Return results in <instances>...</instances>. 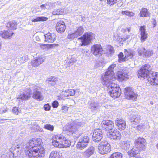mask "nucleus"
I'll list each match as a JSON object with an SVG mask.
<instances>
[{"label": "nucleus", "instance_id": "b1692460", "mask_svg": "<svg viewBox=\"0 0 158 158\" xmlns=\"http://www.w3.org/2000/svg\"><path fill=\"white\" fill-rule=\"evenodd\" d=\"M118 80L121 82L129 78L128 73L125 71H118Z\"/></svg>", "mask_w": 158, "mask_h": 158}, {"label": "nucleus", "instance_id": "6e6d98bb", "mask_svg": "<svg viewBox=\"0 0 158 158\" xmlns=\"http://www.w3.org/2000/svg\"><path fill=\"white\" fill-rule=\"evenodd\" d=\"M107 3L109 4H110V6L113 5L116 2L117 0H107Z\"/></svg>", "mask_w": 158, "mask_h": 158}, {"label": "nucleus", "instance_id": "69168bd1", "mask_svg": "<svg viewBox=\"0 0 158 158\" xmlns=\"http://www.w3.org/2000/svg\"><path fill=\"white\" fill-rule=\"evenodd\" d=\"M75 62V59H71L69 61V63L70 64H71L73 62Z\"/></svg>", "mask_w": 158, "mask_h": 158}, {"label": "nucleus", "instance_id": "a878e982", "mask_svg": "<svg viewBox=\"0 0 158 158\" xmlns=\"http://www.w3.org/2000/svg\"><path fill=\"white\" fill-rule=\"evenodd\" d=\"M101 105L102 104L100 102L95 101L91 102L89 103V108L92 111L95 112L98 110Z\"/></svg>", "mask_w": 158, "mask_h": 158}, {"label": "nucleus", "instance_id": "4c0bfd02", "mask_svg": "<svg viewBox=\"0 0 158 158\" xmlns=\"http://www.w3.org/2000/svg\"><path fill=\"white\" fill-rule=\"evenodd\" d=\"M122 153L119 152H115L112 154L109 158H122Z\"/></svg>", "mask_w": 158, "mask_h": 158}, {"label": "nucleus", "instance_id": "c03bdc74", "mask_svg": "<svg viewBox=\"0 0 158 158\" xmlns=\"http://www.w3.org/2000/svg\"><path fill=\"white\" fill-rule=\"evenodd\" d=\"M44 128L50 131H53L54 130V127L53 125L50 124H46L44 125Z\"/></svg>", "mask_w": 158, "mask_h": 158}, {"label": "nucleus", "instance_id": "423d86ee", "mask_svg": "<svg viewBox=\"0 0 158 158\" xmlns=\"http://www.w3.org/2000/svg\"><path fill=\"white\" fill-rule=\"evenodd\" d=\"M111 146L106 141H102L98 146L99 152L102 154H106L111 151Z\"/></svg>", "mask_w": 158, "mask_h": 158}, {"label": "nucleus", "instance_id": "052dcab7", "mask_svg": "<svg viewBox=\"0 0 158 158\" xmlns=\"http://www.w3.org/2000/svg\"><path fill=\"white\" fill-rule=\"evenodd\" d=\"M8 109L7 108H6L4 110H2L1 109L0 110V113L1 114H3L6 113L8 111Z\"/></svg>", "mask_w": 158, "mask_h": 158}, {"label": "nucleus", "instance_id": "0eeeda50", "mask_svg": "<svg viewBox=\"0 0 158 158\" xmlns=\"http://www.w3.org/2000/svg\"><path fill=\"white\" fill-rule=\"evenodd\" d=\"M83 125V123H81L77 121H75L66 125L65 127L67 131L72 133H73L77 131L79 127L82 126Z\"/></svg>", "mask_w": 158, "mask_h": 158}, {"label": "nucleus", "instance_id": "f3484780", "mask_svg": "<svg viewBox=\"0 0 158 158\" xmlns=\"http://www.w3.org/2000/svg\"><path fill=\"white\" fill-rule=\"evenodd\" d=\"M142 150H139L137 147L135 146L128 151V154L131 157H135L136 158H141L139 154V152Z\"/></svg>", "mask_w": 158, "mask_h": 158}, {"label": "nucleus", "instance_id": "603ef678", "mask_svg": "<svg viewBox=\"0 0 158 158\" xmlns=\"http://www.w3.org/2000/svg\"><path fill=\"white\" fill-rule=\"evenodd\" d=\"M137 129L138 130H143V129H144L145 128V126L140 124L138 125L136 127Z\"/></svg>", "mask_w": 158, "mask_h": 158}, {"label": "nucleus", "instance_id": "473e14b6", "mask_svg": "<svg viewBox=\"0 0 158 158\" xmlns=\"http://www.w3.org/2000/svg\"><path fill=\"white\" fill-rule=\"evenodd\" d=\"M42 94L41 93L37 90H36L33 93V98L35 99H39V101L42 100Z\"/></svg>", "mask_w": 158, "mask_h": 158}, {"label": "nucleus", "instance_id": "a19ab883", "mask_svg": "<svg viewBox=\"0 0 158 158\" xmlns=\"http://www.w3.org/2000/svg\"><path fill=\"white\" fill-rule=\"evenodd\" d=\"M64 10L62 9H59L55 10L52 12V14L54 15H59L64 14Z\"/></svg>", "mask_w": 158, "mask_h": 158}, {"label": "nucleus", "instance_id": "9d476101", "mask_svg": "<svg viewBox=\"0 0 158 158\" xmlns=\"http://www.w3.org/2000/svg\"><path fill=\"white\" fill-rule=\"evenodd\" d=\"M106 81L107 82L106 84H107V85L105 84H104L102 80V83L103 85L107 87L108 91L109 92L110 95V93H113V90L114 91L115 89H119L118 85L113 83L112 79H108L106 80Z\"/></svg>", "mask_w": 158, "mask_h": 158}, {"label": "nucleus", "instance_id": "f03ea898", "mask_svg": "<svg viewBox=\"0 0 158 158\" xmlns=\"http://www.w3.org/2000/svg\"><path fill=\"white\" fill-rule=\"evenodd\" d=\"M52 144L59 148H66L71 145L70 141L61 135H55L53 139Z\"/></svg>", "mask_w": 158, "mask_h": 158}, {"label": "nucleus", "instance_id": "7c9ffc66", "mask_svg": "<svg viewBox=\"0 0 158 158\" xmlns=\"http://www.w3.org/2000/svg\"><path fill=\"white\" fill-rule=\"evenodd\" d=\"M140 120L139 116L134 115L131 118V120L132 124L136 125L138 124Z\"/></svg>", "mask_w": 158, "mask_h": 158}, {"label": "nucleus", "instance_id": "a211bd4d", "mask_svg": "<svg viewBox=\"0 0 158 158\" xmlns=\"http://www.w3.org/2000/svg\"><path fill=\"white\" fill-rule=\"evenodd\" d=\"M148 80L151 85H158V73L153 72L149 77Z\"/></svg>", "mask_w": 158, "mask_h": 158}, {"label": "nucleus", "instance_id": "09e8293b", "mask_svg": "<svg viewBox=\"0 0 158 158\" xmlns=\"http://www.w3.org/2000/svg\"><path fill=\"white\" fill-rule=\"evenodd\" d=\"M145 49L143 48H139L138 49V52L139 55H143L144 56V53L145 52Z\"/></svg>", "mask_w": 158, "mask_h": 158}, {"label": "nucleus", "instance_id": "ea45409f", "mask_svg": "<svg viewBox=\"0 0 158 158\" xmlns=\"http://www.w3.org/2000/svg\"><path fill=\"white\" fill-rule=\"evenodd\" d=\"M134 90L133 89L131 91H130V93L128 95L129 96L131 97L130 100H136V99L137 98V94L134 92Z\"/></svg>", "mask_w": 158, "mask_h": 158}, {"label": "nucleus", "instance_id": "ddd939ff", "mask_svg": "<svg viewBox=\"0 0 158 158\" xmlns=\"http://www.w3.org/2000/svg\"><path fill=\"white\" fill-rule=\"evenodd\" d=\"M102 126L106 131H109L113 129L114 127V123L112 121L108 120H103L101 123Z\"/></svg>", "mask_w": 158, "mask_h": 158}, {"label": "nucleus", "instance_id": "1a4fd4ad", "mask_svg": "<svg viewBox=\"0 0 158 158\" xmlns=\"http://www.w3.org/2000/svg\"><path fill=\"white\" fill-rule=\"evenodd\" d=\"M89 140V138L86 135L81 137L77 144V148L80 150L84 149L87 146Z\"/></svg>", "mask_w": 158, "mask_h": 158}, {"label": "nucleus", "instance_id": "4be33fe9", "mask_svg": "<svg viewBox=\"0 0 158 158\" xmlns=\"http://www.w3.org/2000/svg\"><path fill=\"white\" fill-rule=\"evenodd\" d=\"M44 41L48 43H53L56 39V35L54 33L48 32L44 35Z\"/></svg>", "mask_w": 158, "mask_h": 158}, {"label": "nucleus", "instance_id": "c9c22d12", "mask_svg": "<svg viewBox=\"0 0 158 158\" xmlns=\"http://www.w3.org/2000/svg\"><path fill=\"white\" fill-rule=\"evenodd\" d=\"M59 153L56 151H52L50 153L49 158H60Z\"/></svg>", "mask_w": 158, "mask_h": 158}, {"label": "nucleus", "instance_id": "6e6552de", "mask_svg": "<svg viewBox=\"0 0 158 158\" xmlns=\"http://www.w3.org/2000/svg\"><path fill=\"white\" fill-rule=\"evenodd\" d=\"M84 30L81 26L77 27L73 31L70 32L67 36V38L69 40H73L81 36L83 33Z\"/></svg>", "mask_w": 158, "mask_h": 158}, {"label": "nucleus", "instance_id": "7ed1b4c3", "mask_svg": "<svg viewBox=\"0 0 158 158\" xmlns=\"http://www.w3.org/2000/svg\"><path fill=\"white\" fill-rule=\"evenodd\" d=\"M116 63H114L111 64L108 68L107 70L102 76V80L103 83L106 84L107 83L106 80L108 79H112L115 73H116L117 68Z\"/></svg>", "mask_w": 158, "mask_h": 158}, {"label": "nucleus", "instance_id": "bb28decb", "mask_svg": "<svg viewBox=\"0 0 158 158\" xmlns=\"http://www.w3.org/2000/svg\"><path fill=\"white\" fill-rule=\"evenodd\" d=\"M14 33L12 31L9 30V29L3 31H0V35L4 39H8L11 37L13 35Z\"/></svg>", "mask_w": 158, "mask_h": 158}, {"label": "nucleus", "instance_id": "864d4df0", "mask_svg": "<svg viewBox=\"0 0 158 158\" xmlns=\"http://www.w3.org/2000/svg\"><path fill=\"white\" fill-rule=\"evenodd\" d=\"M59 103L56 101H54L52 103V106L53 108H57L58 106Z\"/></svg>", "mask_w": 158, "mask_h": 158}, {"label": "nucleus", "instance_id": "aec40b11", "mask_svg": "<svg viewBox=\"0 0 158 158\" xmlns=\"http://www.w3.org/2000/svg\"><path fill=\"white\" fill-rule=\"evenodd\" d=\"M44 59L42 56H38L35 59H33L31 62V64L34 67L39 66L44 62Z\"/></svg>", "mask_w": 158, "mask_h": 158}, {"label": "nucleus", "instance_id": "338daca9", "mask_svg": "<svg viewBox=\"0 0 158 158\" xmlns=\"http://www.w3.org/2000/svg\"><path fill=\"white\" fill-rule=\"evenodd\" d=\"M156 23V20H154V21L153 22V24H155Z\"/></svg>", "mask_w": 158, "mask_h": 158}, {"label": "nucleus", "instance_id": "393cba45", "mask_svg": "<svg viewBox=\"0 0 158 158\" xmlns=\"http://www.w3.org/2000/svg\"><path fill=\"white\" fill-rule=\"evenodd\" d=\"M94 147L91 146L85 152H83L82 154L85 158H89L94 153Z\"/></svg>", "mask_w": 158, "mask_h": 158}, {"label": "nucleus", "instance_id": "58836bf2", "mask_svg": "<svg viewBox=\"0 0 158 158\" xmlns=\"http://www.w3.org/2000/svg\"><path fill=\"white\" fill-rule=\"evenodd\" d=\"M121 14L122 15H125L128 16L129 17H133L135 15V13L132 11H129L127 10L125 11H123L121 12Z\"/></svg>", "mask_w": 158, "mask_h": 158}, {"label": "nucleus", "instance_id": "c85d7f7f", "mask_svg": "<svg viewBox=\"0 0 158 158\" xmlns=\"http://www.w3.org/2000/svg\"><path fill=\"white\" fill-rule=\"evenodd\" d=\"M113 90V93H110V96L113 98H115L119 97L121 94V90L119 86V89Z\"/></svg>", "mask_w": 158, "mask_h": 158}, {"label": "nucleus", "instance_id": "de8ad7c7", "mask_svg": "<svg viewBox=\"0 0 158 158\" xmlns=\"http://www.w3.org/2000/svg\"><path fill=\"white\" fill-rule=\"evenodd\" d=\"M47 3H49L48 6H49V8H51L54 7L57 4H60V2H55L54 3H51L49 2H48Z\"/></svg>", "mask_w": 158, "mask_h": 158}, {"label": "nucleus", "instance_id": "774afa93", "mask_svg": "<svg viewBox=\"0 0 158 158\" xmlns=\"http://www.w3.org/2000/svg\"><path fill=\"white\" fill-rule=\"evenodd\" d=\"M156 146L157 148L158 149V143L156 144Z\"/></svg>", "mask_w": 158, "mask_h": 158}, {"label": "nucleus", "instance_id": "dca6fc26", "mask_svg": "<svg viewBox=\"0 0 158 158\" xmlns=\"http://www.w3.org/2000/svg\"><path fill=\"white\" fill-rule=\"evenodd\" d=\"M115 123L117 128L120 131L124 130L126 128L125 121L120 118H117L115 120Z\"/></svg>", "mask_w": 158, "mask_h": 158}, {"label": "nucleus", "instance_id": "49530a36", "mask_svg": "<svg viewBox=\"0 0 158 158\" xmlns=\"http://www.w3.org/2000/svg\"><path fill=\"white\" fill-rule=\"evenodd\" d=\"M130 143L127 142H124L123 145V148L126 150L128 149L130 147Z\"/></svg>", "mask_w": 158, "mask_h": 158}, {"label": "nucleus", "instance_id": "cd10ccee", "mask_svg": "<svg viewBox=\"0 0 158 158\" xmlns=\"http://www.w3.org/2000/svg\"><path fill=\"white\" fill-rule=\"evenodd\" d=\"M125 58L126 60L131 58L134 55V53L130 50L125 49L124 51Z\"/></svg>", "mask_w": 158, "mask_h": 158}, {"label": "nucleus", "instance_id": "72a5a7b5", "mask_svg": "<svg viewBox=\"0 0 158 158\" xmlns=\"http://www.w3.org/2000/svg\"><path fill=\"white\" fill-rule=\"evenodd\" d=\"M57 81V78L55 77H52L48 79L47 81L49 85L53 86L56 83Z\"/></svg>", "mask_w": 158, "mask_h": 158}, {"label": "nucleus", "instance_id": "412c9836", "mask_svg": "<svg viewBox=\"0 0 158 158\" xmlns=\"http://www.w3.org/2000/svg\"><path fill=\"white\" fill-rule=\"evenodd\" d=\"M64 23L62 21H60L56 24V29L58 33H61L64 32L66 29Z\"/></svg>", "mask_w": 158, "mask_h": 158}, {"label": "nucleus", "instance_id": "2f4dec72", "mask_svg": "<svg viewBox=\"0 0 158 158\" xmlns=\"http://www.w3.org/2000/svg\"><path fill=\"white\" fill-rule=\"evenodd\" d=\"M149 15L147 9L145 8L142 9L139 13L140 16L141 17H148L149 16Z\"/></svg>", "mask_w": 158, "mask_h": 158}, {"label": "nucleus", "instance_id": "6ab92c4d", "mask_svg": "<svg viewBox=\"0 0 158 158\" xmlns=\"http://www.w3.org/2000/svg\"><path fill=\"white\" fill-rule=\"evenodd\" d=\"M27 89H28V90L27 91H26L23 94H21L17 98V100L18 101H19L20 100H26L28 99L30 97V92L31 91V88L27 87Z\"/></svg>", "mask_w": 158, "mask_h": 158}, {"label": "nucleus", "instance_id": "79ce46f5", "mask_svg": "<svg viewBox=\"0 0 158 158\" xmlns=\"http://www.w3.org/2000/svg\"><path fill=\"white\" fill-rule=\"evenodd\" d=\"M153 54V52L151 50H146L144 53V56L146 57H148L152 56Z\"/></svg>", "mask_w": 158, "mask_h": 158}, {"label": "nucleus", "instance_id": "13d9d810", "mask_svg": "<svg viewBox=\"0 0 158 158\" xmlns=\"http://www.w3.org/2000/svg\"><path fill=\"white\" fill-rule=\"evenodd\" d=\"M129 38V35H126V36L124 35V36H123V37L121 38V41H122V40H123V41H125L127 39H128Z\"/></svg>", "mask_w": 158, "mask_h": 158}, {"label": "nucleus", "instance_id": "37998d69", "mask_svg": "<svg viewBox=\"0 0 158 158\" xmlns=\"http://www.w3.org/2000/svg\"><path fill=\"white\" fill-rule=\"evenodd\" d=\"M118 60L119 62H122L126 60L125 57H123V54L122 52H120L118 55Z\"/></svg>", "mask_w": 158, "mask_h": 158}, {"label": "nucleus", "instance_id": "f704fd0d", "mask_svg": "<svg viewBox=\"0 0 158 158\" xmlns=\"http://www.w3.org/2000/svg\"><path fill=\"white\" fill-rule=\"evenodd\" d=\"M133 90V89L131 87H127L124 89V94L125 95V97L128 100H130L131 99V97L130 96H129L128 95L130 93V91H131Z\"/></svg>", "mask_w": 158, "mask_h": 158}, {"label": "nucleus", "instance_id": "680f3d73", "mask_svg": "<svg viewBox=\"0 0 158 158\" xmlns=\"http://www.w3.org/2000/svg\"><path fill=\"white\" fill-rule=\"evenodd\" d=\"M39 45L41 48L43 49H44L46 48V45L45 44H40Z\"/></svg>", "mask_w": 158, "mask_h": 158}, {"label": "nucleus", "instance_id": "4d7b16f0", "mask_svg": "<svg viewBox=\"0 0 158 158\" xmlns=\"http://www.w3.org/2000/svg\"><path fill=\"white\" fill-rule=\"evenodd\" d=\"M49 3H47V2L44 4H43L40 6V7L42 9H45L46 8V6H47Z\"/></svg>", "mask_w": 158, "mask_h": 158}, {"label": "nucleus", "instance_id": "4468645a", "mask_svg": "<svg viewBox=\"0 0 158 158\" xmlns=\"http://www.w3.org/2000/svg\"><path fill=\"white\" fill-rule=\"evenodd\" d=\"M103 137L102 133L100 129L94 130L92 135L93 139L95 142H98L100 141Z\"/></svg>", "mask_w": 158, "mask_h": 158}, {"label": "nucleus", "instance_id": "c756f323", "mask_svg": "<svg viewBox=\"0 0 158 158\" xmlns=\"http://www.w3.org/2000/svg\"><path fill=\"white\" fill-rule=\"evenodd\" d=\"M17 24L15 21H10L7 23L6 27L10 29L14 30L16 29Z\"/></svg>", "mask_w": 158, "mask_h": 158}, {"label": "nucleus", "instance_id": "5701e85b", "mask_svg": "<svg viewBox=\"0 0 158 158\" xmlns=\"http://www.w3.org/2000/svg\"><path fill=\"white\" fill-rule=\"evenodd\" d=\"M139 33L141 35V42H143L145 41L148 38V33L146 31L145 27L144 26L140 27Z\"/></svg>", "mask_w": 158, "mask_h": 158}, {"label": "nucleus", "instance_id": "9b49d317", "mask_svg": "<svg viewBox=\"0 0 158 158\" xmlns=\"http://www.w3.org/2000/svg\"><path fill=\"white\" fill-rule=\"evenodd\" d=\"M135 146L139 148V150L144 151L146 148V140L143 138H138L135 140Z\"/></svg>", "mask_w": 158, "mask_h": 158}, {"label": "nucleus", "instance_id": "2eb2a0df", "mask_svg": "<svg viewBox=\"0 0 158 158\" xmlns=\"http://www.w3.org/2000/svg\"><path fill=\"white\" fill-rule=\"evenodd\" d=\"M109 137L111 139L116 140H120L121 135L120 132L116 129H113L109 131Z\"/></svg>", "mask_w": 158, "mask_h": 158}, {"label": "nucleus", "instance_id": "0e129e2a", "mask_svg": "<svg viewBox=\"0 0 158 158\" xmlns=\"http://www.w3.org/2000/svg\"><path fill=\"white\" fill-rule=\"evenodd\" d=\"M35 40L38 41H40V39L38 36H36L35 37Z\"/></svg>", "mask_w": 158, "mask_h": 158}, {"label": "nucleus", "instance_id": "f8f14e48", "mask_svg": "<svg viewBox=\"0 0 158 158\" xmlns=\"http://www.w3.org/2000/svg\"><path fill=\"white\" fill-rule=\"evenodd\" d=\"M91 52L95 56H100L103 54V49L100 44L94 45L91 48Z\"/></svg>", "mask_w": 158, "mask_h": 158}, {"label": "nucleus", "instance_id": "5fc2aeb1", "mask_svg": "<svg viewBox=\"0 0 158 158\" xmlns=\"http://www.w3.org/2000/svg\"><path fill=\"white\" fill-rule=\"evenodd\" d=\"M12 112L13 113L17 115L19 112V110L17 107H15L13 108V109L12 110Z\"/></svg>", "mask_w": 158, "mask_h": 158}, {"label": "nucleus", "instance_id": "8fccbe9b", "mask_svg": "<svg viewBox=\"0 0 158 158\" xmlns=\"http://www.w3.org/2000/svg\"><path fill=\"white\" fill-rule=\"evenodd\" d=\"M107 50L110 54L113 53L114 52V48L111 45H109L107 46Z\"/></svg>", "mask_w": 158, "mask_h": 158}, {"label": "nucleus", "instance_id": "bf43d9fd", "mask_svg": "<svg viewBox=\"0 0 158 158\" xmlns=\"http://www.w3.org/2000/svg\"><path fill=\"white\" fill-rule=\"evenodd\" d=\"M62 108L64 112H66L68 111L69 107L66 106H62Z\"/></svg>", "mask_w": 158, "mask_h": 158}, {"label": "nucleus", "instance_id": "e433bc0d", "mask_svg": "<svg viewBox=\"0 0 158 158\" xmlns=\"http://www.w3.org/2000/svg\"><path fill=\"white\" fill-rule=\"evenodd\" d=\"M47 19H48L47 18L44 16H41L37 17L35 19H31V21L33 22H36L41 21H46Z\"/></svg>", "mask_w": 158, "mask_h": 158}, {"label": "nucleus", "instance_id": "e2e57ef3", "mask_svg": "<svg viewBox=\"0 0 158 158\" xmlns=\"http://www.w3.org/2000/svg\"><path fill=\"white\" fill-rule=\"evenodd\" d=\"M19 61H20L21 62L23 63L25 62V58H21Z\"/></svg>", "mask_w": 158, "mask_h": 158}, {"label": "nucleus", "instance_id": "3c124183", "mask_svg": "<svg viewBox=\"0 0 158 158\" xmlns=\"http://www.w3.org/2000/svg\"><path fill=\"white\" fill-rule=\"evenodd\" d=\"M44 108L45 110L49 111L50 110L51 106L49 104H46L44 105Z\"/></svg>", "mask_w": 158, "mask_h": 158}, {"label": "nucleus", "instance_id": "20e7f679", "mask_svg": "<svg viewBox=\"0 0 158 158\" xmlns=\"http://www.w3.org/2000/svg\"><path fill=\"white\" fill-rule=\"evenodd\" d=\"M151 69V66L148 64L143 65L138 72V77L140 78L148 77L149 76L150 71Z\"/></svg>", "mask_w": 158, "mask_h": 158}, {"label": "nucleus", "instance_id": "a18cd8bd", "mask_svg": "<svg viewBox=\"0 0 158 158\" xmlns=\"http://www.w3.org/2000/svg\"><path fill=\"white\" fill-rule=\"evenodd\" d=\"M66 95L67 96H73L75 94V91L74 89H70L67 90V91H66Z\"/></svg>", "mask_w": 158, "mask_h": 158}, {"label": "nucleus", "instance_id": "39448f33", "mask_svg": "<svg viewBox=\"0 0 158 158\" xmlns=\"http://www.w3.org/2000/svg\"><path fill=\"white\" fill-rule=\"evenodd\" d=\"M94 37V35L93 33L91 32H88L85 33L82 37L79 38L78 39L81 40L82 44L81 46H82L89 44Z\"/></svg>", "mask_w": 158, "mask_h": 158}, {"label": "nucleus", "instance_id": "f257e3e1", "mask_svg": "<svg viewBox=\"0 0 158 158\" xmlns=\"http://www.w3.org/2000/svg\"><path fill=\"white\" fill-rule=\"evenodd\" d=\"M41 142L40 139L33 138L27 143L25 154L29 158H41L44 156V149L40 146Z\"/></svg>", "mask_w": 158, "mask_h": 158}]
</instances>
